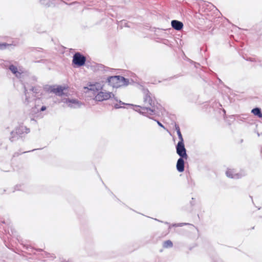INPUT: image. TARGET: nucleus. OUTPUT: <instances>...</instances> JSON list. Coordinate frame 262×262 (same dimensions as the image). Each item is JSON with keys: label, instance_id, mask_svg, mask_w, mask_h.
Returning a JSON list of instances; mask_svg holds the SVG:
<instances>
[{"label": "nucleus", "instance_id": "21", "mask_svg": "<svg viewBox=\"0 0 262 262\" xmlns=\"http://www.w3.org/2000/svg\"><path fill=\"white\" fill-rule=\"evenodd\" d=\"M175 128H176V130L177 133H178V131L180 132V129L178 125H175Z\"/></svg>", "mask_w": 262, "mask_h": 262}, {"label": "nucleus", "instance_id": "23", "mask_svg": "<svg viewBox=\"0 0 262 262\" xmlns=\"http://www.w3.org/2000/svg\"><path fill=\"white\" fill-rule=\"evenodd\" d=\"M157 123H158V124L160 126H161V127H163V128H164V126L163 125V124H162L161 123H160L159 121H157Z\"/></svg>", "mask_w": 262, "mask_h": 262}, {"label": "nucleus", "instance_id": "1", "mask_svg": "<svg viewBox=\"0 0 262 262\" xmlns=\"http://www.w3.org/2000/svg\"><path fill=\"white\" fill-rule=\"evenodd\" d=\"M144 101L146 104V106L142 107L141 110H140L139 108L140 106H137L135 111L145 115H146V114H147V116L153 115L155 110L152 107V100L150 97L146 95L144 98Z\"/></svg>", "mask_w": 262, "mask_h": 262}, {"label": "nucleus", "instance_id": "16", "mask_svg": "<svg viewBox=\"0 0 262 262\" xmlns=\"http://www.w3.org/2000/svg\"><path fill=\"white\" fill-rule=\"evenodd\" d=\"M173 243L170 240L164 241L163 243V247L164 248H170L172 247Z\"/></svg>", "mask_w": 262, "mask_h": 262}, {"label": "nucleus", "instance_id": "14", "mask_svg": "<svg viewBox=\"0 0 262 262\" xmlns=\"http://www.w3.org/2000/svg\"><path fill=\"white\" fill-rule=\"evenodd\" d=\"M26 88H25V100L24 101V103L26 105H30V103L32 101V99H30V95L28 92H27Z\"/></svg>", "mask_w": 262, "mask_h": 262}, {"label": "nucleus", "instance_id": "5", "mask_svg": "<svg viewBox=\"0 0 262 262\" xmlns=\"http://www.w3.org/2000/svg\"><path fill=\"white\" fill-rule=\"evenodd\" d=\"M61 101L67 106L72 108H77L81 107L82 103L77 99L63 98Z\"/></svg>", "mask_w": 262, "mask_h": 262}, {"label": "nucleus", "instance_id": "11", "mask_svg": "<svg viewBox=\"0 0 262 262\" xmlns=\"http://www.w3.org/2000/svg\"><path fill=\"white\" fill-rule=\"evenodd\" d=\"M29 132V129L26 128L25 126H20L16 128L15 131L11 132V135H13L14 134H16L18 135H20L24 132L27 133Z\"/></svg>", "mask_w": 262, "mask_h": 262}, {"label": "nucleus", "instance_id": "17", "mask_svg": "<svg viewBox=\"0 0 262 262\" xmlns=\"http://www.w3.org/2000/svg\"><path fill=\"white\" fill-rule=\"evenodd\" d=\"M177 135L178 136V138L180 140V141L178 142V143H184V140L182 135V134L181 132L178 131V133H177Z\"/></svg>", "mask_w": 262, "mask_h": 262}, {"label": "nucleus", "instance_id": "6", "mask_svg": "<svg viewBox=\"0 0 262 262\" xmlns=\"http://www.w3.org/2000/svg\"><path fill=\"white\" fill-rule=\"evenodd\" d=\"M176 151L180 158H184L185 160L187 159L188 156L186 154V150L184 143H178L176 146Z\"/></svg>", "mask_w": 262, "mask_h": 262}, {"label": "nucleus", "instance_id": "25", "mask_svg": "<svg viewBox=\"0 0 262 262\" xmlns=\"http://www.w3.org/2000/svg\"><path fill=\"white\" fill-rule=\"evenodd\" d=\"M119 103H120V104H124V103L122 102L121 101H120V100L119 101Z\"/></svg>", "mask_w": 262, "mask_h": 262}, {"label": "nucleus", "instance_id": "13", "mask_svg": "<svg viewBox=\"0 0 262 262\" xmlns=\"http://www.w3.org/2000/svg\"><path fill=\"white\" fill-rule=\"evenodd\" d=\"M171 24L172 28L178 31L181 30L183 27V23L177 20H172Z\"/></svg>", "mask_w": 262, "mask_h": 262}, {"label": "nucleus", "instance_id": "7", "mask_svg": "<svg viewBox=\"0 0 262 262\" xmlns=\"http://www.w3.org/2000/svg\"><path fill=\"white\" fill-rule=\"evenodd\" d=\"M9 69L17 78L20 79L25 75L22 69L13 64L10 65Z\"/></svg>", "mask_w": 262, "mask_h": 262}, {"label": "nucleus", "instance_id": "4", "mask_svg": "<svg viewBox=\"0 0 262 262\" xmlns=\"http://www.w3.org/2000/svg\"><path fill=\"white\" fill-rule=\"evenodd\" d=\"M226 174L228 178L238 179L245 176L247 174V173L244 170H240L238 171L235 169L229 168L226 171Z\"/></svg>", "mask_w": 262, "mask_h": 262}, {"label": "nucleus", "instance_id": "18", "mask_svg": "<svg viewBox=\"0 0 262 262\" xmlns=\"http://www.w3.org/2000/svg\"><path fill=\"white\" fill-rule=\"evenodd\" d=\"M10 46V44H7V43H0V49H5L8 46Z\"/></svg>", "mask_w": 262, "mask_h": 262}, {"label": "nucleus", "instance_id": "9", "mask_svg": "<svg viewBox=\"0 0 262 262\" xmlns=\"http://www.w3.org/2000/svg\"><path fill=\"white\" fill-rule=\"evenodd\" d=\"M102 88V85L100 83L96 82L94 84H90L88 86L84 87V92L87 93L89 91L93 92H98Z\"/></svg>", "mask_w": 262, "mask_h": 262}, {"label": "nucleus", "instance_id": "20", "mask_svg": "<svg viewBox=\"0 0 262 262\" xmlns=\"http://www.w3.org/2000/svg\"><path fill=\"white\" fill-rule=\"evenodd\" d=\"M187 224L186 223H180V224H173V226H183L184 225H186Z\"/></svg>", "mask_w": 262, "mask_h": 262}, {"label": "nucleus", "instance_id": "19", "mask_svg": "<svg viewBox=\"0 0 262 262\" xmlns=\"http://www.w3.org/2000/svg\"><path fill=\"white\" fill-rule=\"evenodd\" d=\"M31 91L33 93H38V89L35 88H32L31 89Z\"/></svg>", "mask_w": 262, "mask_h": 262}, {"label": "nucleus", "instance_id": "15", "mask_svg": "<svg viewBox=\"0 0 262 262\" xmlns=\"http://www.w3.org/2000/svg\"><path fill=\"white\" fill-rule=\"evenodd\" d=\"M251 112L254 115L257 116L258 117H259V118L262 117V113H261V111H260V108H259L258 107L253 108Z\"/></svg>", "mask_w": 262, "mask_h": 262}, {"label": "nucleus", "instance_id": "12", "mask_svg": "<svg viewBox=\"0 0 262 262\" xmlns=\"http://www.w3.org/2000/svg\"><path fill=\"white\" fill-rule=\"evenodd\" d=\"M184 158H180L177 162L176 167L177 170L182 172L184 170Z\"/></svg>", "mask_w": 262, "mask_h": 262}, {"label": "nucleus", "instance_id": "22", "mask_svg": "<svg viewBox=\"0 0 262 262\" xmlns=\"http://www.w3.org/2000/svg\"><path fill=\"white\" fill-rule=\"evenodd\" d=\"M114 107L116 108H119L121 107V106L119 104H115V105H114Z\"/></svg>", "mask_w": 262, "mask_h": 262}, {"label": "nucleus", "instance_id": "2", "mask_svg": "<svg viewBox=\"0 0 262 262\" xmlns=\"http://www.w3.org/2000/svg\"><path fill=\"white\" fill-rule=\"evenodd\" d=\"M109 84L113 88H119L128 85V80L121 76H111L107 79Z\"/></svg>", "mask_w": 262, "mask_h": 262}, {"label": "nucleus", "instance_id": "8", "mask_svg": "<svg viewBox=\"0 0 262 262\" xmlns=\"http://www.w3.org/2000/svg\"><path fill=\"white\" fill-rule=\"evenodd\" d=\"M85 60L86 59L84 56L79 53H76L73 56V62L78 66H82L84 64Z\"/></svg>", "mask_w": 262, "mask_h": 262}, {"label": "nucleus", "instance_id": "24", "mask_svg": "<svg viewBox=\"0 0 262 262\" xmlns=\"http://www.w3.org/2000/svg\"><path fill=\"white\" fill-rule=\"evenodd\" d=\"M46 110V107L45 106H42L40 108V111H44Z\"/></svg>", "mask_w": 262, "mask_h": 262}, {"label": "nucleus", "instance_id": "10", "mask_svg": "<svg viewBox=\"0 0 262 262\" xmlns=\"http://www.w3.org/2000/svg\"><path fill=\"white\" fill-rule=\"evenodd\" d=\"M66 89V88L65 86L58 85L57 86H54L53 88H51L50 89V92L55 94L57 96H62L66 95L64 93V91Z\"/></svg>", "mask_w": 262, "mask_h": 262}, {"label": "nucleus", "instance_id": "3", "mask_svg": "<svg viewBox=\"0 0 262 262\" xmlns=\"http://www.w3.org/2000/svg\"><path fill=\"white\" fill-rule=\"evenodd\" d=\"M110 98H114L116 101H118L117 98L112 93L101 89L95 96V100L98 101H102Z\"/></svg>", "mask_w": 262, "mask_h": 262}]
</instances>
